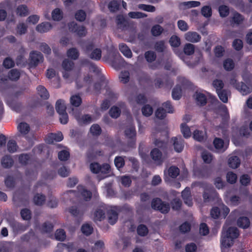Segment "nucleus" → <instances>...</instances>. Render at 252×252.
<instances>
[{
    "label": "nucleus",
    "instance_id": "obj_61",
    "mask_svg": "<svg viewBox=\"0 0 252 252\" xmlns=\"http://www.w3.org/2000/svg\"><path fill=\"white\" fill-rule=\"evenodd\" d=\"M226 179L228 182L230 184H233L236 182L237 177L235 173L232 172H229L227 174Z\"/></svg>",
    "mask_w": 252,
    "mask_h": 252
},
{
    "label": "nucleus",
    "instance_id": "obj_40",
    "mask_svg": "<svg viewBox=\"0 0 252 252\" xmlns=\"http://www.w3.org/2000/svg\"><path fill=\"white\" fill-rule=\"evenodd\" d=\"M184 51L185 54L190 55L194 52V46L190 43H187L185 45Z\"/></svg>",
    "mask_w": 252,
    "mask_h": 252
},
{
    "label": "nucleus",
    "instance_id": "obj_37",
    "mask_svg": "<svg viewBox=\"0 0 252 252\" xmlns=\"http://www.w3.org/2000/svg\"><path fill=\"white\" fill-rule=\"evenodd\" d=\"M79 55L77 50L74 48L69 49L67 52V57L73 60H76L78 58Z\"/></svg>",
    "mask_w": 252,
    "mask_h": 252
},
{
    "label": "nucleus",
    "instance_id": "obj_16",
    "mask_svg": "<svg viewBox=\"0 0 252 252\" xmlns=\"http://www.w3.org/2000/svg\"><path fill=\"white\" fill-rule=\"evenodd\" d=\"M182 196L185 203L189 206H191L192 205V201L190 195V191L189 188H186L182 191Z\"/></svg>",
    "mask_w": 252,
    "mask_h": 252
},
{
    "label": "nucleus",
    "instance_id": "obj_56",
    "mask_svg": "<svg viewBox=\"0 0 252 252\" xmlns=\"http://www.w3.org/2000/svg\"><path fill=\"white\" fill-rule=\"evenodd\" d=\"M202 158L203 161L207 163H210L213 159L212 155L207 151H204L202 153Z\"/></svg>",
    "mask_w": 252,
    "mask_h": 252
},
{
    "label": "nucleus",
    "instance_id": "obj_19",
    "mask_svg": "<svg viewBox=\"0 0 252 252\" xmlns=\"http://www.w3.org/2000/svg\"><path fill=\"white\" fill-rule=\"evenodd\" d=\"M228 164L232 168H237L240 164V160L237 156H232L228 159Z\"/></svg>",
    "mask_w": 252,
    "mask_h": 252
},
{
    "label": "nucleus",
    "instance_id": "obj_21",
    "mask_svg": "<svg viewBox=\"0 0 252 252\" xmlns=\"http://www.w3.org/2000/svg\"><path fill=\"white\" fill-rule=\"evenodd\" d=\"M194 97L198 104L203 105L206 103V96L201 92H196Z\"/></svg>",
    "mask_w": 252,
    "mask_h": 252
},
{
    "label": "nucleus",
    "instance_id": "obj_52",
    "mask_svg": "<svg viewBox=\"0 0 252 252\" xmlns=\"http://www.w3.org/2000/svg\"><path fill=\"white\" fill-rule=\"evenodd\" d=\"M146 99L143 95L139 94L137 95L134 99L131 98L130 102L132 104H134L135 102L137 104H142L145 102Z\"/></svg>",
    "mask_w": 252,
    "mask_h": 252
},
{
    "label": "nucleus",
    "instance_id": "obj_46",
    "mask_svg": "<svg viewBox=\"0 0 252 252\" xmlns=\"http://www.w3.org/2000/svg\"><path fill=\"white\" fill-rule=\"evenodd\" d=\"M55 238L57 240L63 241L66 237L64 231L63 229L57 230L55 233Z\"/></svg>",
    "mask_w": 252,
    "mask_h": 252
},
{
    "label": "nucleus",
    "instance_id": "obj_2",
    "mask_svg": "<svg viewBox=\"0 0 252 252\" xmlns=\"http://www.w3.org/2000/svg\"><path fill=\"white\" fill-rule=\"evenodd\" d=\"M162 107L158 108L155 112L156 117L159 119H162L166 116V112L173 113V110L169 102H166L162 104Z\"/></svg>",
    "mask_w": 252,
    "mask_h": 252
},
{
    "label": "nucleus",
    "instance_id": "obj_60",
    "mask_svg": "<svg viewBox=\"0 0 252 252\" xmlns=\"http://www.w3.org/2000/svg\"><path fill=\"white\" fill-rule=\"evenodd\" d=\"M27 27L24 23L19 24L16 29V32L17 34L21 35L24 34L27 32Z\"/></svg>",
    "mask_w": 252,
    "mask_h": 252
},
{
    "label": "nucleus",
    "instance_id": "obj_49",
    "mask_svg": "<svg viewBox=\"0 0 252 252\" xmlns=\"http://www.w3.org/2000/svg\"><path fill=\"white\" fill-rule=\"evenodd\" d=\"M181 4L186 8H191L199 6L200 3L197 1H189L184 2Z\"/></svg>",
    "mask_w": 252,
    "mask_h": 252
},
{
    "label": "nucleus",
    "instance_id": "obj_6",
    "mask_svg": "<svg viewBox=\"0 0 252 252\" xmlns=\"http://www.w3.org/2000/svg\"><path fill=\"white\" fill-rule=\"evenodd\" d=\"M31 65L36 66L43 61L42 55L36 51H32L30 55Z\"/></svg>",
    "mask_w": 252,
    "mask_h": 252
},
{
    "label": "nucleus",
    "instance_id": "obj_8",
    "mask_svg": "<svg viewBox=\"0 0 252 252\" xmlns=\"http://www.w3.org/2000/svg\"><path fill=\"white\" fill-rule=\"evenodd\" d=\"M68 28L70 31L76 32L79 36H84L86 33V30L84 27L81 26L78 27L77 24L74 22L68 24Z\"/></svg>",
    "mask_w": 252,
    "mask_h": 252
},
{
    "label": "nucleus",
    "instance_id": "obj_20",
    "mask_svg": "<svg viewBox=\"0 0 252 252\" xmlns=\"http://www.w3.org/2000/svg\"><path fill=\"white\" fill-rule=\"evenodd\" d=\"M118 214L115 209H111L108 213V220L109 223L113 225L117 221Z\"/></svg>",
    "mask_w": 252,
    "mask_h": 252
},
{
    "label": "nucleus",
    "instance_id": "obj_33",
    "mask_svg": "<svg viewBox=\"0 0 252 252\" xmlns=\"http://www.w3.org/2000/svg\"><path fill=\"white\" fill-rule=\"evenodd\" d=\"M45 201V197L41 194H36L33 197V202L37 205H42Z\"/></svg>",
    "mask_w": 252,
    "mask_h": 252
},
{
    "label": "nucleus",
    "instance_id": "obj_30",
    "mask_svg": "<svg viewBox=\"0 0 252 252\" xmlns=\"http://www.w3.org/2000/svg\"><path fill=\"white\" fill-rule=\"evenodd\" d=\"M125 135L127 138L132 139L136 136V131L134 126H131L125 130Z\"/></svg>",
    "mask_w": 252,
    "mask_h": 252
},
{
    "label": "nucleus",
    "instance_id": "obj_15",
    "mask_svg": "<svg viewBox=\"0 0 252 252\" xmlns=\"http://www.w3.org/2000/svg\"><path fill=\"white\" fill-rule=\"evenodd\" d=\"M78 194L83 199L88 201L92 197L91 192L86 189L83 186H79L77 187Z\"/></svg>",
    "mask_w": 252,
    "mask_h": 252
},
{
    "label": "nucleus",
    "instance_id": "obj_63",
    "mask_svg": "<svg viewBox=\"0 0 252 252\" xmlns=\"http://www.w3.org/2000/svg\"><path fill=\"white\" fill-rule=\"evenodd\" d=\"M202 14L205 17H209L212 15V9L209 6H205L201 9Z\"/></svg>",
    "mask_w": 252,
    "mask_h": 252
},
{
    "label": "nucleus",
    "instance_id": "obj_1",
    "mask_svg": "<svg viewBox=\"0 0 252 252\" xmlns=\"http://www.w3.org/2000/svg\"><path fill=\"white\" fill-rule=\"evenodd\" d=\"M239 235L237 228L234 227H230L227 228V224L225 223L223 228L221 240V249L222 252H224L225 249L230 247L233 244V240Z\"/></svg>",
    "mask_w": 252,
    "mask_h": 252
},
{
    "label": "nucleus",
    "instance_id": "obj_24",
    "mask_svg": "<svg viewBox=\"0 0 252 252\" xmlns=\"http://www.w3.org/2000/svg\"><path fill=\"white\" fill-rule=\"evenodd\" d=\"M250 222L247 217H241L237 220L238 225L241 228H246L250 225Z\"/></svg>",
    "mask_w": 252,
    "mask_h": 252
},
{
    "label": "nucleus",
    "instance_id": "obj_29",
    "mask_svg": "<svg viewBox=\"0 0 252 252\" xmlns=\"http://www.w3.org/2000/svg\"><path fill=\"white\" fill-rule=\"evenodd\" d=\"M181 130L185 138H187L191 136V132L189 127L184 123L181 125Z\"/></svg>",
    "mask_w": 252,
    "mask_h": 252
},
{
    "label": "nucleus",
    "instance_id": "obj_62",
    "mask_svg": "<svg viewBox=\"0 0 252 252\" xmlns=\"http://www.w3.org/2000/svg\"><path fill=\"white\" fill-rule=\"evenodd\" d=\"M178 28L182 31L185 32L189 29L188 24L184 21L180 20L177 22Z\"/></svg>",
    "mask_w": 252,
    "mask_h": 252
},
{
    "label": "nucleus",
    "instance_id": "obj_23",
    "mask_svg": "<svg viewBox=\"0 0 252 252\" xmlns=\"http://www.w3.org/2000/svg\"><path fill=\"white\" fill-rule=\"evenodd\" d=\"M13 163V160L10 156H6L2 158L1 159V164L3 167H10Z\"/></svg>",
    "mask_w": 252,
    "mask_h": 252
},
{
    "label": "nucleus",
    "instance_id": "obj_44",
    "mask_svg": "<svg viewBox=\"0 0 252 252\" xmlns=\"http://www.w3.org/2000/svg\"><path fill=\"white\" fill-rule=\"evenodd\" d=\"M137 231L139 235L144 236L148 234V229L146 225L140 224L138 226Z\"/></svg>",
    "mask_w": 252,
    "mask_h": 252
},
{
    "label": "nucleus",
    "instance_id": "obj_35",
    "mask_svg": "<svg viewBox=\"0 0 252 252\" xmlns=\"http://www.w3.org/2000/svg\"><path fill=\"white\" fill-rule=\"evenodd\" d=\"M70 101L71 105L78 107L79 106L82 102L81 98L79 95H73L70 97Z\"/></svg>",
    "mask_w": 252,
    "mask_h": 252
},
{
    "label": "nucleus",
    "instance_id": "obj_26",
    "mask_svg": "<svg viewBox=\"0 0 252 252\" xmlns=\"http://www.w3.org/2000/svg\"><path fill=\"white\" fill-rule=\"evenodd\" d=\"M63 17L62 10L59 8L55 9L52 12V18L54 21H60Z\"/></svg>",
    "mask_w": 252,
    "mask_h": 252
},
{
    "label": "nucleus",
    "instance_id": "obj_59",
    "mask_svg": "<svg viewBox=\"0 0 252 252\" xmlns=\"http://www.w3.org/2000/svg\"><path fill=\"white\" fill-rule=\"evenodd\" d=\"M220 206L219 207H213L210 212L211 217L214 219H218L220 216H221L220 211Z\"/></svg>",
    "mask_w": 252,
    "mask_h": 252
},
{
    "label": "nucleus",
    "instance_id": "obj_43",
    "mask_svg": "<svg viewBox=\"0 0 252 252\" xmlns=\"http://www.w3.org/2000/svg\"><path fill=\"white\" fill-rule=\"evenodd\" d=\"M223 67L226 70H231L234 67V63L231 59H226L223 62Z\"/></svg>",
    "mask_w": 252,
    "mask_h": 252
},
{
    "label": "nucleus",
    "instance_id": "obj_9",
    "mask_svg": "<svg viewBox=\"0 0 252 252\" xmlns=\"http://www.w3.org/2000/svg\"><path fill=\"white\" fill-rule=\"evenodd\" d=\"M214 144L216 149L218 152H223L227 149L228 141L224 142L222 139L216 138L214 140Z\"/></svg>",
    "mask_w": 252,
    "mask_h": 252
},
{
    "label": "nucleus",
    "instance_id": "obj_7",
    "mask_svg": "<svg viewBox=\"0 0 252 252\" xmlns=\"http://www.w3.org/2000/svg\"><path fill=\"white\" fill-rule=\"evenodd\" d=\"M179 169L178 167L175 166H171L167 170H165L164 174V180L167 182L169 179V177L175 178L179 174Z\"/></svg>",
    "mask_w": 252,
    "mask_h": 252
},
{
    "label": "nucleus",
    "instance_id": "obj_53",
    "mask_svg": "<svg viewBox=\"0 0 252 252\" xmlns=\"http://www.w3.org/2000/svg\"><path fill=\"white\" fill-rule=\"evenodd\" d=\"M169 43L172 47H178L180 44V39L176 35L171 36L169 40Z\"/></svg>",
    "mask_w": 252,
    "mask_h": 252
},
{
    "label": "nucleus",
    "instance_id": "obj_11",
    "mask_svg": "<svg viewBox=\"0 0 252 252\" xmlns=\"http://www.w3.org/2000/svg\"><path fill=\"white\" fill-rule=\"evenodd\" d=\"M174 150L178 153L182 151L184 148V141L180 136L178 137H175L172 138Z\"/></svg>",
    "mask_w": 252,
    "mask_h": 252
},
{
    "label": "nucleus",
    "instance_id": "obj_17",
    "mask_svg": "<svg viewBox=\"0 0 252 252\" xmlns=\"http://www.w3.org/2000/svg\"><path fill=\"white\" fill-rule=\"evenodd\" d=\"M236 88L243 94L247 95L252 91V89L241 82L236 85Z\"/></svg>",
    "mask_w": 252,
    "mask_h": 252
},
{
    "label": "nucleus",
    "instance_id": "obj_34",
    "mask_svg": "<svg viewBox=\"0 0 252 252\" xmlns=\"http://www.w3.org/2000/svg\"><path fill=\"white\" fill-rule=\"evenodd\" d=\"M104 218V213L103 209H97L94 213V220L100 221Z\"/></svg>",
    "mask_w": 252,
    "mask_h": 252
},
{
    "label": "nucleus",
    "instance_id": "obj_28",
    "mask_svg": "<svg viewBox=\"0 0 252 252\" xmlns=\"http://www.w3.org/2000/svg\"><path fill=\"white\" fill-rule=\"evenodd\" d=\"M19 132L23 135L27 134L30 131L29 125L26 123H21L18 126Z\"/></svg>",
    "mask_w": 252,
    "mask_h": 252
},
{
    "label": "nucleus",
    "instance_id": "obj_18",
    "mask_svg": "<svg viewBox=\"0 0 252 252\" xmlns=\"http://www.w3.org/2000/svg\"><path fill=\"white\" fill-rule=\"evenodd\" d=\"M152 159L158 163L162 162V154L158 149H154L151 152Z\"/></svg>",
    "mask_w": 252,
    "mask_h": 252
},
{
    "label": "nucleus",
    "instance_id": "obj_47",
    "mask_svg": "<svg viewBox=\"0 0 252 252\" xmlns=\"http://www.w3.org/2000/svg\"><path fill=\"white\" fill-rule=\"evenodd\" d=\"M69 157V153L66 150H63L58 153V157L60 160H66Z\"/></svg>",
    "mask_w": 252,
    "mask_h": 252
},
{
    "label": "nucleus",
    "instance_id": "obj_38",
    "mask_svg": "<svg viewBox=\"0 0 252 252\" xmlns=\"http://www.w3.org/2000/svg\"><path fill=\"white\" fill-rule=\"evenodd\" d=\"M220 99L224 103H226L228 100V96L229 92L225 90H221L217 93Z\"/></svg>",
    "mask_w": 252,
    "mask_h": 252
},
{
    "label": "nucleus",
    "instance_id": "obj_57",
    "mask_svg": "<svg viewBox=\"0 0 252 252\" xmlns=\"http://www.w3.org/2000/svg\"><path fill=\"white\" fill-rule=\"evenodd\" d=\"M116 23L120 28H122L126 25V22L123 16L118 15L116 18Z\"/></svg>",
    "mask_w": 252,
    "mask_h": 252
},
{
    "label": "nucleus",
    "instance_id": "obj_13",
    "mask_svg": "<svg viewBox=\"0 0 252 252\" xmlns=\"http://www.w3.org/2000/svg\"><path fill=\"white\" fill-rule=\"evenodd\" d=\"M74 117L80 125H87L93 122V119L89 115L75 114Z\"/></svg>",
    "mask_w": 252,
    "mask_h": 252
},
{
    "label": "nucleus",
    "instance_id": "obj_22",
    "mask_svg": "<svg viewBox=\"0 0 252 252\" xmlns=\"http://www.w3.org/2000/svg\"><path fill=\"white\" fill-rule=\"evenodd\" d=\"M119 49L122 53L127 58L132 57V52L130 49L125 44L121 43L119 45Z\"/></svg>",
    "mask_w": 252,
    "mask_h": 252
},
{
    "label": "nucleus",
    "instance_id": "obj_12",
    "mask_svg": "<svg viewBox=\"0 0 252 252\" xmlns=\"http://www.w3.org/2000/svg\"><path fill=\"white\" fill-rule=\"evenodd\" d=\"M63 139V134L61 132H58L57 133L49 134L46 138V141L49 144H51L54 141L60 142Z\"/></svg>",
    "mask_w": 252,
    "mask_h": 252
},
{
    "label": "nucleus",
    "instance_id": "obj_54",
    "mask_svg": "<svg viewBox=\"0 0 252 252\" xmlns=\"http://www.w3.org/2000/svg\"><path fill=\"white\" fill-rule=\"evenodd\" d=\"M75 17L77 20L82 22L85 20L86 14L85 11L80 10L76 12Z\"/></svg>",
    "mask_w": 252,
    "mask_h": 252
},
{
    "label": "nucleus",
    "instance_id": "obj_5",
    "mask_svg": "<svg viewBox=\"0 0 252 252\" xmlns=\"http://www.w3.org/2000/svg\"><path fill=\"white\" fill-rule=\"evenodd\" d=\"M74 66V63L73 62L65 59L62 63V67L64 70L63 72V77L65 79H68L70 75L68 72L70 71Z\"/></svg>",
    "mask_w": 252,
    "mask_h": 252
},
{
    "label": "nucleus",
    "instance_id": "obj_31",
    "mask_svg": "<svg viewBox=\"0 0 252 252\" xmlns=\"http://www.w3.org/2000/svg\"><path fill=\"white\" fill-rule=\"evenodd\" d=\"M38 94L43 99H46L49 97V94L47 90L42 86H40L37 88Z\"/></svg>",
    "mask_w": 252,
    "mask_h": 252
},
{
    "label": "nucleus",
    "instance_id": "obj_50",
    "mask_svg": "<svg viewBox=\"0 0 252 252\" xmlns=\"http://www.w3.org/2000/svg\"><path fill=\"white\" fill-rule=\"evenodd\" d=\"M219 11L221 17L227 16L229 12V8L226 5H220L219 8Z\"/></svg>",
    "mask_w": 252,
    "mask_h": 252
},
{
    "label": "nucleus",
    "instance_id": "obj_4",
    "mask_svg": "<svg viewBox=\"0 0 252 252\" xmlns=\"http://www.w3.org/2000/svg\"><path fill=\"white\" fill-rule=\"evenodd\" d=\"M233 141L235 145L238 144L235 140V137L247 136L249 135V131L246 126H242L240 128H235L233 129Z\"/></svg>",
    "mask_w": 252,
    "mask_h": 252
},
{
    "label": "nucleus",
    "instance_id": "obj_25",
    "mask_svg": "<svg viewBox=\"0 0 252 252\" xmlns=\"http://www.w3.org/2000/svg\"><path fill=\"white\" fill-rule=\"evenodd\" d=\"M244 20L243 16L238 13H234L231 18V23L232 25H239Z\"/></svg>",
    "mask_w": 252,
    "mask_h": 252
},
{
    "label": "nucleus",
    "instance_id": "obj_39",
    "mask_svg": "<svg viewBox=\"0 0 252 252\" xmlns=\"http://www.w3.org/2000/svg\"><path fill=\"white\" fill-rule=\"evenodd\" d=\"M163 28L158 25L154 26L151 29V32L155 36L159 35L163 32Z\"/></svg>",
    "mask_w": 252,
    "mask_h": 252
},
{
    "label": "nucleus",
    "instance_id": "obj_45",
    "mask_svg": "<svg viewBox=\"0 0 252 252\" xmlns=\"http://www.w3.org/2000/svg\"><path fill=\"white\" fill-rule=\"evenodd\" d=\"M138 7L147 12H153L156 10L155 7L151 5L140 4L138 5Z\"/></svg>",
    "mask_w": 252,
    "mask_h": 252
},
{
    "label": "nucleus",
    "instance_id": "obj_42",
    "mask_svg": "<svg viewBox=\"0 0 252 252\" xmlns=\"http://www.w3.org/2000/svg\"><path fill=\"white\" fill-rule=\"evenodd\" d=\"M93 230L92 226L87 223L83 225L81 228L82 233L87 236L90 235L92 233Z\"/></svg>",
    "mask_w": 252,
    "mask_h": 252
},
{
    "label": "nucleus",
    "instance_id": "obj_36",
    "mask_svg": "<svg viewBox=\"0 0 252 252\" xmlns=\"http://www.w3.org/2000/svg\"><path fill=\"white\" fill-rule=\"evenodd\" d=\"M16 13L19 16H25L28 14V8L25 5H20L17 8Z\"/></svg>",
    "mask_w": 252,
    "mask_h": 252
},
{
    "label": "nucleus",
    "instance_id": "obj_41",
    "mask_svg": "<svg viewBox=\"0 0 252 252\" xmlns=\"http://www.w3.org/2000/svg\"><path fill=\"white\" fill-rule=\"evenodd\" d=\"M142 112L144 116L149 117L152 114L153 109L150 105H146L142 107Z\"/></svg>",
    "mask_w": 252,
    "mask_h": 252
},
{
    "label": "nucleus",
    "instance_id": "obj_51",
    "mask_svg": "<svg viewBox=\"0 0 252 252\" xmlns=\"http://www.w3.org/2000/svg\"><path fill=\"white\" fill-rule=\"evenodd\" d=\"M178 85L173 89L172 94L173 98L176 100L179 99L181 96V89Z\"/></svg>",
    "mask_w": 252,
    "mask_h": 252
},
{
    "label": "nucleus",
    "instance_id": "obj_14",
    "mask_svg": "<svg viewBox=\"0 0 252 252\" xmlns=\"http://www.w3.org/2000/svg\"><path fill=\"white\" fill-rule=\"evenodd\" d=\"M53 26L49 22H43L36 27V31L40 33H45L50 31Z\"/></svg>",
    "mask_w": 252,
    "mask_h": 252
},
{
    "label": "nucleus",
    "instance_id": "obj_3",
    "mask_svg": "<svg viewBox=\"0 0 252 252\" xmlns=\"http://www.w3.org/2000/svg\"><path fill=\"white\" fill-rule=\"evenodd\" d=\"M152 207L153 209L159 210L163 213H167L170 209L168 204L163 203L159 198H156L153 200Z\"/></svg>",
    "mask_w": 252,
    "mask_h": 252
},
{
    "label": "nucleus",
    "instance_id": "obj_64",
    "mask_svg": "<svg viewBox=\"0 0 252 252\" xmlns=\"http://www.w3.org/2000/svg\"><path fill=\"white\" fill-rule=\"evenodd\" d=\"M185 250L186 252H196L197 246L193 243H190L186 246Z\"/></svg>",
    "mask_w": 252,
    "mask_h": 252
},
{
    "label": "nucleus",
    "instance_id": "obj_27",
    "mask_svg": "<svg viewBox=\"0 0 252 252\" xmlns=\"http://www.w3.org/2000/svg\"><path fill=\"white\" fill-rule=\"evenodd\" d=\"M56 109L58 113L65 112L66 107L64 101L63 100L60 99L57 100L56 104Z\"/></svg>",
    "mask_w": 252,
    "mask_h": 252
},
{
    "label": "nucleus",
    "instance_id": "obj_55",
    "mask_svg": "<svg viewBox=\"0 0 252 252\" xmlns=\"http://www.w3.org/2000/svg\"><path fill=\"white\" fill-rule=\"evenodd\" d=\"M20 75V73L18 70L12 69L9 72L8 77L11 80H16L19 78Z\"/></svg>",
    "mask_w": 252,
    "mask_h": 252
},
{
    "label": "nucleus",
    "instance_id": "obj_10",
    "mask_svg": "<svg viewBox=\"0 0 252 252\" xmlns=\"http://www.w3.org/2000/svg\"><path fill=\"white\" fill-rule=\"evenodd\" d=\"M185 38L188 41L195 43L199 41L200 35L195 32H189L185 34Z\"/></svg>",
    "mask_w": 252,
    "mask_h": 252
},
{
    "label": "nucleus",
    "instance_id": "obj_32",
    "mask_svg": "<svg viewBox=\"0 0 252 252\" xmlns=\"http://www.w3.org/2000/svg\"><path fill=\"white\" fill-rule=\"evenodd\" d=\"M7 149L9 153H14L17 151L18 146L16 142L13 140L8 141L7 144Z\"/></svg>",
    "mask_w": 252,
    "mask_h": 252
},
{
    "label": "nucleus",
    "instance_id": "obj_58",
    "mask_svg": "<svg viewBox=\"0 0 252 252\" xmlns=\"http://www.w3.org/2000/svg\"><path fill=\"white\" fill-rule=\"evenodd\" d=\"M101 51L99 49H95L93 51L90 55V57L95 60H98L101 58Z\"/></svg>",
    "mask_w": 252,
    "mask_h": 252
},
{
    "label": "nucleus",
    "instance_id": "obj_48",
    "mask_svg": "<svg viewBox=\"0 0 252 252\" xmlns=\"http://www.w3.org/2000/svg\"><path fill=\"white\" fill-rule=\"evenodd\" d=\"M213 86L216 89V92L218 93V92L221 91L223 87V83L221 80L216 79L213 82Z\"/></svg>",
    "mask_w": 252,
    "mask_h": 252
}]
</instances>
